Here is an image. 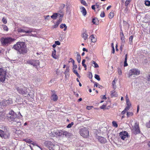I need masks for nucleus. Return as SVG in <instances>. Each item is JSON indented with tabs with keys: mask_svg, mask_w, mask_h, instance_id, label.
Instances as JSON below:
<instances>
[{
	"mask_svg": "<svg viewBox=\"0 0 150 150\" xmlns=\"http://www.w3.org/2000/svg\"><path fill=\"white\" fill-rule=\"evenodd\" d=\"M2 21L3 22V23L4 24H6L7 23V20H6V18L4 17L2 19Z\"/></svg>",
	"mask_w": 150,
	"mask_h": 150,
	"instance_id": "49530a36",
	"label": "nucleus"
},
{
	"mask_svg": "<svg viewBox=\"0 0 150 150\" xmlns=\"http://www.w3.org/2000/svg\"><path fill=\"white\" fill-rule=\"evenodd\" d=\"M95 78L96 79H97L98 81H100V76L98 75L95 74Z\"/></svg>",
	"mask_w": 150,
	"mask_h": 150,
	"instance_id": "37998d69",
	"label": "nucleus"
},
{
	"mask_svg": "<svg viewBox=\"0 0 150 150\" xmlns=\"http://www.w3.org/2000/svg\"><path fill=\"white\" fill-rule=\"evenodd\" d=\"M28 64L33 65L34 67H37L40 64V62L38 60H32L27 62Z\"/></svg>",
	"mask_w": 150,
	"mask_h": 150,
	"instance_id": "9b49d317",
	"label": "nucleus"
},
{
	"mask_svg": "<svg viewBox=\"0 0 150 150\" xmlns=\"http://www.w3.org/2000/svg\"><path fill=\"white\" fill-rule=\"evenodd\" d=\"M79 132L81 135L84 138H87L89 137V131L86 127H82L80 129Z\"/></svg>",
	"mask_w": 150,
	"mask_h": 150,
	"instance_id": "39448f33",
	"label": "nucleus"
},
{
	"mask_svg": "<svg viewBox=\"0 0 150 150\" xmlns=\"http://www.w3.org/2000/svg\"><path fill=\"white\" fill-rule=\"evenodd\" d=\"M131 1V0H126L125 3V5L126 6H127L130 3Z\"/></svg>",
	"mask_w": 150,
	"mask_h": 150,
	"instance_id": "de8ad7c7",
	"label": "nucleus"
},
{
	"mask_svg": "<svg viewBox=\"0 0 150 150\" xmlns=\"http://www.w3.org/2000/svg\"><path fill=\"white\" fill-rule=\"evenodd\" d=\"M98 84L97 83L94 82V87L96 86V87H97L98 86Z\"/></svg>",
	"mask_w": 150,
	"mask_h": 150,
	"instance_id": "774afa93",
	"label": "nucleus"
},
{
	"mask_svg": "<svg viewBox=\"0 0 150 150\" xmlns=\"http://www.w3.org/2000/svg\"><path fill=\"white\" fill-rule=\"evenodd\" d=\"M81 3L83 5L85 6H87V4L86 2L83 0H80Z\"/></svg>",
	"mask_w": 150,
	"mask_h": 150,
	"instance_id": "c03bdc74",
	"label": "nucleus"
},
{
	"mask_svg": "<svg viewBox=\"0 0 150 150\" xmlns=\"http://www.w3.org/2000/svg\"><path fill=\"white\" fill-rule=\"evenodd\" d=\"M5 119V116L4 113L0 112V121H4Z\"/></svg>",
	"mask_w": 150,
	"mask_h": 150,
	"instance_id": "412c9836",
	"label": "nucleus"
},
{
	"mask_svg": "<svg viewBox=\"0 0 150 150\" xmlns=\"http://www.w3.org/2000/svg\"><path fill=\"white\" fill-rule=\"evenodd\" d=\"M146 126L148 128H150V120L146 123Z\"/></svg>",
	"mask_w": 150,
	"mask_h": 150,
	"instance_id": "5fc2aeb1",
	"label": "nucleus"
},
{
	"mask_svg": "<svg viewBox=\"0 0 150 150\" xmlns=\"http://www.w3.org/2000/svg\"><path fill=\"white\" fill-rule=\"evenodd\" d=\"M15 40V39L11 37H7L1 38V41L3 45L7 46L11 44L12 42L14 41Z\"/></svg>",
	"mask_w": 150,
	"mask_h": 150,
	"instance_id": "7ed1b4c3",
	"label": "nucleus"
},
{
	"mask_svg": "<svg viewBox=\"0 0 150 150\" xmlns=\"http://www.w3.org/2000/svg\"><path fill=\"white\" fill-rule=\"evenodd\" d=\"M17 117V114L13 110L10 111L8 114V119L11 121H14Z\"/></svg>",
	"mask_w": 150,
	"mask_h": 150,
	"instance_id": "6e6552de",
	"label": "nucleus"
},
{
	"mask_svg": "<svg viewBox=\"0 0 150 150\" xmlns=\"http://www.w3.org/2000/svg\"><path fill=\"white\" fill-rule=\"evenodd\" d=\"M120 37H121V40L122 42H123V41L124 42V40H125L124 35L120 36Z\"/></svg>",
	"mask_w": 150,
	"mask_h": 150,
	"instance_id": "680f3d73",
	"label": "nucleus"
},
{
	"mask_svg": "<svg viewBox=\"0 0 150 150\" xmlns=\"http://www.w3.org/2000/svg\"><path fill=\"white\" fill-rule=\"evenodd\" d=\"M133 132L134 134H136L139 133L140 132L139 123L136 122L135 123V125L134 126L133 129Z\"/></svg>",
	"mask_w": 150,
	"mask_h": 150,
	"instance_id": "9d476101",
	"label": "nucleus"
},
{
	"mask_svg": "<svg viewBox=\"0 0 150 150\" xmlns=\"http://www.w3.org/2000/svg\"><path fill=\"white\" fill-rule=\"evenodd\" d=\"M74 124L73 122H71V123L69 124L67 126V128H71V126L73 125Z\"/></svg>",
	"mask_w": 150,
	"mask_h": 150,
	"instance_id": "8fccbe9b",
	"label": "nucleus"
},
{
	"mask_svg": "<svg viewBox=\"0 0 150 150\" xmlns=\"http://www.w3.org/2000/svg\"><path fill=\"white\" fill-rule=\"evenodd\" d=\"M100 97L102 99H105L106 100L107 99V98L105 96V95H102L100 96Z\"/></svg>",
	"mask_w": 150,
	"mask_h": 150,
	"instance_id": "13d9d810",
	"label": "nucleus"
},
{
	"mask_svg": "<svg viewBox=\"0 0 150 150\" xmlns=\"http://www.w3.org/2000/svg\"><path fill=\"white\" fill-rule=\"evenodd\" d=\"M30 144H33V145L36 146H38V147H39V148H40V149H41V148H40V147H39L38 146V145L35 142H33L32 141V142H31Z\"/></svg>",
	"mask_w": 150,
	"mask_h": 150,
	"instance_id": "4d7b16f0",
	"label": "nucleus"
},
{
	"mask_svg": "<svg viewBox=\"0 0 150 150\" xmlns=\"http://www.w3.org/2000/svg\"><path fill=\"white\" fill-rule=\"evenodd\" d=\"M44 144L50 150H59V146L58 145L55 144L50 141H45Z\"/></svg>",
	"mask_w": 150,
	"mask_h": 150,
	"instance_id": "f03ea898",
	"label": "nucleus"
},
{
	"mask_svg": "<svg viewBox=\"0 0 150 150\" xmlns=\"http://www.w3.org/2000/svg\"><path fill=\"white\" fill-rule=\"evenodd\" d=\"M133 115V113L132 112H127V118L132 116Z\"/></svg>",
	"mask_w": 150,
	"mask_h": 150,
	"instance_id": "bb28decb",
	"label": "nucleus"
},
{
	"mask_svg": "<svg viewBox=\"0 0 150 150\" xmlns=\"http://www.w3.org/2000/svg\"><path fill=\"white\" fill-rule=\"evenodd\" d=\"M13 48L16 50L18 51L20 54H24L28 52L25 43L23 42H18L14 45Z\"/></svg>",
	"mask_w": 150,
	"mask_h": 150,
	"instance_id": "f257e3e1",
	"label": "nucleus"
},
{
	"mask_svg": "<svg viewBox=\"0 0 150 150\" xmlns=\"http://www.w3.org/2000/svg\"><path fill=\"white\" fill-rule=\"evenodd\" d=\"M98 22V20L97 18H94L93 19L92 22L93 24H97Z\"/></svg>",
	"mask_w": 150,
	"mask_h": 150,
	"instance_id": "7c9ffc66",
	"label": "nucleus"
},
{
	"mask_svg": "<svg viewBox=\"0 0 150 150\" xmlns=\"http://www.w3.org/2000/svg\"><path fill=\"white\" fill-rule=\"evenodd\" d=\"M73 72L78 77H79V78H80V75L78 74V73L77 71L76 70V69H73Z\"/></svg>",
	"mask_w": 150,
	"mask_h": 150,
	"instance_id": "2f4dec72",
	"label": "nucleus"
},
{
	"mask_svg": "<svg viewBox=\"0 0 150 150\" xmlns=\"http://www.w3.org/2000/svg\"><path fill=\"white\" fill-rule=\"evenodd\" d=\"M63 130H61L60 131H59L58 130V136H61L63 134Z\"/></svg>",
	"mask_w": 150,
	"mask_h": 150,
	"instance_id": "79ce46f5",
	"label": "nucleus"
},
{
	"mask_svg": "<svg viewBox=\"0 0 150 150\" xmlns=\"http://www.w3.org/2000/svg\"><path fill=\"white\" fill-rule=\"evenodd\" d=\"M117 71H118V74L119 75H122V72L121 70L120 69V68L118 69Z\"/></svg>",
	"mask_w": 150,
	"mask_h": 150,
	"instance_id": "603ef678",
	"label": "nucleus"
},
{
	"mask_svg": "<svg viewBox=\"0 0 150 150\" xmlns=\"http://www.w3.org/2000/svg\"><path fill=\"white\" fill-rule=\"evenodd\" d=\"M82 8V11H81V12L82 13L83 15L85 16L87 13V12L86 9L85 8L83 7Z\"/></svg>",
	"mask_w": 150,
	"mask_h": 150,
	"instance_id": "a878e982",
	"label": "nucleus"
},
{
	"mask_svg": "<svg viewBox=\"0 0 150 150\" xmlns=\"http://www.w3.org/2000/svg\"><path fill=\"white\" fill-rule=\"evenodd\" d=\"M128 56V54H126L125 55V61L124 62V66L125 67L127 66H128V64L127 63V57Z\"/></svg>",
	"mask_w": 150,
	"mask_h": 150,
	"instance_id": "5701e85b",
	"label": "nucleus"
},
{
	"mask_svg": "<svg viewBox=\"0 0 150 150\" xmlns=\"http://www.w3.org/2000/svg\"><path fill=\"white\" fill-rule=\"evenodd\" d=\"M117 81V80H116L115 79H114L113 81H112V87L114 89H115L116 87V86L115 84V81Z\"/></svg>",
	"mask_w": 150,
	"mask_h": 150,
	"instance_id": "cd10ccee",
	"label": "nucleus"
},
{
	"mask_svg": "<svg viewBox=\"0 0 150 150\" xmlns=\"http://www.w3.org/2000/svg\"><path fill=\"white\" fill-rule=\"evenodd\" d=\"M140 73V71L138 69L136 68L132 69L129 71L128 74L129 77H130L131 76L133 75H139Z\"/></svg>",
	"mask_w": 150,
	"mask_h": 150,
	"instance_id": "1a4fd4ad",
	"label": "nucleus"
},
{
	"mask_svg": "<svg viewBox=\"0 0 150 150\" xmlns=\"http://www.w3.org/2000/svg\"><path fill=\"white\" fill-rule=\"evenodd\" d=\"M58 14L57 13H54L51 17L54 20L56 19L57 17Z\"/></svg>",
	"mask_w": 150,
	"mask_h": 150,
	"instance_id": "b1692460",
	"label": "nucleus"
},
{
	"mask_svg": "<svg viewBox=\"0 0 150 150\" xmlns=\"http://www.w3.org/2000/svg\"><path fill=\"white\" fill-rule=\"evenodd\" d=\"M93 107V106H87L86 107V108L88 110H90L92 109V108Z\"/></svg>",
	"mask_w": 150,
	"mask_h": 150,
	"instance_id": "6e6d98bb",
	"label": "nucleus"
},
{
	"mask_svg": "<svg viewBox=\"0 0 150 150\" xmlns=\"http://www.w3.org/2000/svg\"><path fill=\"white\" fill-rule=\"evenodd\" d=\"M51 99L54 101H56L58 99V97L56 94H54L51 96Z\"/></svg>",
	"mask_w": 150,
	"mask_h": 150,
	"instance_id": "f3484780",
	"label": "nucleus"
},
{
	"mask_svg": "<svg viewBox=\"0 0 150 150\" xmlns=\"http://www.w3.org/2000/svg\"><path fill=\"white\" fill-rule=\"evenodd\" d=\"M82 37L85 40H86L87 39L88 35L87 34L86 31V30L85 31L84 33H83L82 35Z\"/></svg>",
	"mask_w": 150,
	"mask_h": 150,
	"instance_id": "aec40b11",
	"label": "nucleus"
},
{
	"mask_svg": "<svg viewBox=\"0 0 150 150\" xmlns=\"http://www.w3.org/2000/svg\"><path fill=\"white\" fill-rule=\"evenodd\" d=\"M56 50L55 49H54L53 51H52V57L55 59L58 58V57L56 55Z\"/></svg>",
	"mask_w": 150,
	"mask_h": 150,
	"instance_id": "6ab92c4d",
	"label": "nucleus"
},
{
	"mask_svg": "<svg viewBox=\"0 0 150 150\" xmlns=\"http://www.w3.org/2000/svg\"><path fill=\"white\" fill-rule=\"evenodd\" d=\"M144 4L146 6H150V1L146 0L145 1Z\"/></svg>",
	"mask_w": 150,
	"mask_h": 150,
	"instance_id": "c9c22d12",
	"label": "nucleus"
},
{
	"mask_svg": "<svg viewBox=\"0 0 150 150\" xmlns=\"http://www.w3.org/2000/svg\"><path fill=\"white\" fill-rule=\"evenodd\" d=\"M59 21H57L55 24L52 26V28L53 29L57 28L59 24Z\"/></svg>",
	"mask_w": 150,
	"mask_h": 150,
	"instance_id": "f704fd0d",
	"label": "nucleus"
},
{
	"mask_svg": "<svg viewBox=\"0 0 150 150\" xmlns=\"http://www.w3.org/2000/svg\"><path fill=\"white\" fill-rule=\"evenodd\" d=\"M69 133L67 131L63 130L62 135L67 137L69 135Z\"/></svg>",
	"mask_w": 150,
	"mask_h": 150,
	"instance_id": "4c0bfd02",
	"label": "nucleus"
},
{
	"mask_svg": "<svg viewBox=\"0 0 150 150\" xmlns=\"http://www.w3.org/2000/svg\"><path fill=\"white\" fill-rule=\"evenodd\" d=\"M126 104L127 106H131V103L129 100L126 101Z\"/></svg>",
	"mask_w": 150,
	"mask_h": 150,
	"instance_id": "bf43d9fd",
	"label": "nucleus"
},
{
	"mask_svg": "<svg viewBox=\"0 0 150 150\" xmlns=\"http://www.w3.org/2000/svg\"><path fill=\"white\" fill-rule=\"evenodd\" d=\"M10 136L9 131L4 132V131L0 129V137L2 138L5 139H9Z\"/></svg>",
	"mask_w": 150,
	"mask_h": 150,
	"instance_id": "423d86ee",
	"label": "nucleus"
},
{
	"mask_svg": "<svg viewBox=\"0 0 150 150\" xmlns=\"http://www.w3.org/2000/svg\"><path fill=\"white\" fill-rule=\"evenodd\" d=\"M112 125L113 127L117 128L118 127V125L117 122L115 121H113L112 122Z\"/></svg>",
	"mask_w": 150,
	"mask_h": 150,
	"instance_id": "58836bf2",
	"label": "nucleus"
},
{
	"mask_svg": "<svg viewBox=\"0 0 150 150\" xmlns=\"http://www.w3.org/2000/svg\"><path fill=\"white\" fill-rule=\"evenodd\" d=\"M90 38L91 39V42H95L96 41V39L94 35H93L90 36Z\"/></svg>",
	"mask_w": 150,
	"mask_h": 150,
	"instance_id": "4be33fe9",
	"label": "nucleus"
},
{
	"mask_svg": "<svg viewBox=\"0 0 150 150\" xmlns=\"http://www.w3.org/2000/svg\"><path fill=\"white\" fill-rule=\"evenodd\" d=\"M60 27L61 29H63L64 28V31H66L67 29V26L65 24H62L60 26Z\"/></svg>",
	"mask_w": 150,
	"mask_h": 150,
	"instance_id": "393cba45",
	"label": "nucleus"
},
{
	"mask_svg": "<svg viewBox=\"0 0 150 150\" xmlns=\"http://www.w3.org/2000/svg\"><path fill=\"white\" fill-rule=\"evenodd\" d=\"M120 136L122 139L124 140L128 137V133L126 131L121 132L120 133Z\"/></svg>",
	"mask_w": 150,
	"mask_h": 150,
	"instance_id": "4468645a",
	"label": "nucleus"
},
{
	"mask_svg": "<svg viewBox=\"0 0 150 150\" xmlns=\"http://www.w3.org/2000/svg\"><path fill=\"white\" fill-rule=\"evenodd\" d=\"M130 106H128L127 105L124 110H125L126 111L128 110L129 109Z\"/></svg>",
	"mask_w": 150,
	"mask_h": 150,
	"instance_id": "052dcab7",
	"label": "nucleus"
},
{
	"mask_svg": "<svg viewBox=\"0 0 150 150\" xmlns=\"http://www.w3.org/2000/svg\"><path fill=\"white\" fill-rule=\"evenodd\" d=\"M111 97H117L118 96L117 93L115 90H113L111 92Z\"/></svg>",
	"mask_w": 150,
	"mask_h": 150,
	"instance_id": "a211bd4d",
	"label": "nucleus"
},
{
	"mask_svg": "<svg viewBox=\"0 0 150 150\" xmlns=\"http://www.w3.org/2000/svg\"><path fill=\"white\" fill-rule=\"evenodd\" d=\"M69 67H67L66 70L65 71L64 74L65 75L67 74L69 72Z\"/></svg>",
	"mask_w": 150,
	"mask_h": 150,
	"instance_id": "ea45409f",
	"label": "nucleus"
},
{
	"mask_svg": "<svg viewBox=\"0 0 150 150\" xmlns=\"http://www.w3.org/2000/svg\"><path fill=\"white\" fill-rule=\"evenodd\" d=\"M100 16L102 18H103L105 16V14L104 11L101 12L100 14Z\"/></svg>",
	"mask_w": 150,
	"mask_h": 150,
	"instance_id": "864d4df0",
	"label": "nucleus"
},
{
	"mask_svg": "<svg viewBox=\"0 0 150 150\" xmlns=\"http://www.w3.org/2000/svg\"><path fill=\"white\" fill-rule=\"evenodd\" d=\"M133 38V37L132 35L129 38V40L130 41H131V42H132V40Z\"/></svg>",
	"mask_w": 150,
	"mask_h": 150,
	"instance_id": "e2e57ef3",
	"label": "nucleus"
},
{
	"mask_svg": "<svg viewBox=\"0 0 150 150\" xmlns=\"http://www.w3.org/2000/svg\"><path fill=\"white\" fill-rule=\"evenodd\" d=\"M58 130H53L51 132V134L52 136L55 137L58 136Z\"/></svg>",
	"mask_w": 150,
	"mask_h": 150,
	"instance_id": "dca6fc26",
	"label": "nucleus"
},
{
	"mask_svg": "<svg viewBox=\"0 0 150 150\" xmlns=\"http://www.w3.org/2000/svg\"><path fill=\"white\" fill-rule=\"evenodd\" d=\"M3 28L4 30L6 31H8V28L7 26L5 25H2Z\"/></svg>",
	"mask_w": 150,
	"mask_h": 150,
	"instance_id": "72a5a7b5",
	"label": "nucleus"
},
{
	"mask_svg": "<svg viewBox=\"0 0 150 150\" xmlns=\"http://www.w3.org/2000/svg\"><path fill=\"white\" fill-rule=\"evenodd\" d=\"M106 106L105 105H103L100 107V108L101 109H105V108Z\"/></svg>",
	"mask_w": 150,
	"mask_h": 150,
	"instance_id": "0e129e2a",
	"label": "nucleus"
},
{
	"mask_svg": "<svg viewBox=\"0 0 150 150\" xmlns=\"http://www.w3.org/2000/svg\"><path fill=\"white\" fill-rule=\"evenodd\" d=\"M85 62H86V60L85 59H84L82 61V66H83V67L86 68L85 69V70H86V69L87 66H86V65L85 64Z\"/></svg>",
	"mask_w": 150,
	"mask_h": 150,
	"instance_id": "e433bc0d",
	"label": "nucleus"
},
{
	"mask_svg": "<svg viewBox=\"0 0 150 150\" xmlns=\"http://www.w3.org/2000/svg\"><path fill=\"white\" fill-rule=\"evenodd\" d=\"M16 89L19 93L23 95H29V94H28V88L26 87H25L23 85L20 87H17Z\"/></svg>",
	"mask_w": 150,
	"mask_h": 150,
	"instance_id": "20e7f679",
	"label": "nucleus"
},
{
	"mask_svg": "<svg viewBox=\"0 0 150 150\" xmlns=\"http://www.w3.org/2000/svg\"><path fill=\"white\" fill-rule=\"evenodd\" d=\"M12 99L9 98L7 100H2V105L4 106H6L12 104L13 103Z\"/></svg>",
	"mask_w": 150,
	"mask_h": 150,
	"instance_id": "f8f14e48",
	"label": "nucleus"
},
{
	"mask_svg": "<svg viewBox=\"0 0 150 150\" xmlns=\"http://www.w3.org/2000/svg\"><path fill=\"white\" fill-rule=\"evenodd\" d=\"M111 47H112V53L113 54H114L115 53V49H114V44L113 43H111Z\"/></svg>",
	"mask_w": 150,
	"mask_h": 150,
	"instance_id": "09e8293b",
	"label": "nucleus"
},
{
	"mask_svg": "<svg viewBox=\"0 0 150 150\" xmlns=\"http://www.w3.org/2000/svg\"><path fill=\"white\" fill-rule=\"evenodd\" d=\"M70 60H71V61H72V62H73V70L76 69L77 68V66L76 64H74V60L73 59H72V58H71L70 59Z\"/></svg>",
	"mask_w": 150,
	"mask_h": 150,
	"instance_id": "c85d7f7f",
	"label": "nucleus"
},
{
	"mask_svg": "<svg viewBox=\"0 0 150 150\" xmlns=\"http://www.w3.org/2000/svg\"><path fill=\"white\" fill-rule=\"evenodd\" d=\"M92 63L93 64H94V67L95 68H98L99 67L98 65L94 61H92Z\"/></svg>",
	"mask_w": 150,
	"mask_h": 150,
	"instance_id": "3c124183",
	"label": "nucleus"
},
{
	"mask_svg": "<svg viewBox=\"0 0 150 150\" xmlns=\"http://www.w3.org/2000/svg\"><path fill=\"white\" fill-rule=\"evenodd\" d=\"M114 16V13L113 12H110L109 14V17L110 18H112Z\"/></svg>",
	"mask_w": 150,
	"mask_h": 150,
	"instance_id": "473e14b6",
	"label": "nucleus"
},
{
	"mask_svg": "<svg viewBox=\"0 0 150 150\" xmlns=\"http://www.w3.org/2000/svg\"><path fill=\"white\" fill-rule=\"evenodd\" d=\"M2 129H4V132L9 131L7 126H4L2 127Z\"/></svg>",
	"mask_w": 150,
	"mask_h": 150,
	"instance_id": "a18cd8bd",
	"label": "nucleus"
},
{
	"mask_svg": "<svg viewBox=\"0 0 150 150\" xmlns=\"http://www.w3.org/2000/svg\"><path fill=\"white\" fill-rule=\"evenodd\" d=\"M27 30H25L23 29L20 28L18 29V31L20 33H30L33 31V30L31 28H27Z\"/></svg>",
	"mask_w": 150,
	"mask_h": 150,
	"instance_id": "ddd939ff",
	"label": "nucleus"
},
{
	"mask_svg": "<svg viewBox=\"0 0 150 150\" xmlns=\"http://www.w3.org/2000/svg\"><path fill=\"white\" fill-rule=\"evenodd\" d=\"M55 43L56 45H60V42L58 41H56L55 42Z\"/></svg>",
	"mask_w": 150,
	"mask_h": 150,
	"instance_id": "69168bd1",
	"label": "nucleus"
},
{
	"mask_svg": "<svg viewBox=\"0 0 150 150\" xmlns=\"http://www.w3.org/2000/svg\"><path fill=\"white\" fill-rule=\"evenodd\" d=\"M6 72L2 68H0V81L4 82L5 80Z\"/></svg>",
	"mask_w": 150,
	"mask_h": 150,
	"instance_id": "0eeeda50",
	"label": "nucleus"
},
{
	"mask_svg": "<svg viewBox=\"0 0 150 150\" xmlns=\"http://www.w3.org/2000/svg\"><path fill=\"white\" fill-rule=\"evenodd\" d=\"M96 138L98 139V141L102 144H105L107 142V140L106 139L102 137L97 136Z\"/></svg>",
	"mask_w": 150,
	"mask_h": 150,
	"instance_id": "2eb2a0df",
	"label": "nucleus"
},
{
	"mask_svg": "<svg viewBox=\"0 0 150 150\" xmlns=\"http://www.w3.org/2000/svg\"><path fill=\"white\" fill-rule=\"evenodd\" d=\"M24 140L27 143L29 144H31V143L32 142V141L30 139H24Z\"/></svg>",
	"mask_w": 150,
	"mask_h": 150,
	"instance_id": "a19ab883",
	"label": "nucleus"
},
{
	"mask_svg": "<svg viewBox=\"0 0 150 150\" xmlns=\"http://www.w3.org/2000/svg\"><path fill=\"white\" fill-rule=\"evenodd\" d=\"M95 7L97 8H100V6L98 4V3H97L95 5Z\"/></svg>",
	"mask_w": 150,
	"mask_h": 150,
	"instance_id": "338daca9",
	"label": "nucleus"
},
{
	"mask_svg": "<svg viewBox=\"0 0 150 150\" xmlns=\"http://www.w3.org/2000/svg\"><path fill=\"white\" fill-rule=\"evenodd\" d=\"M77 60L79 63L80 62L81 60V56L79 54H78L76 56Z\"/></svg>",
	"mask_w": 150,
	"mask_h": 150,
	"instance_id": "c756f323",
	"label": "nucleus"
}]
</instances>
